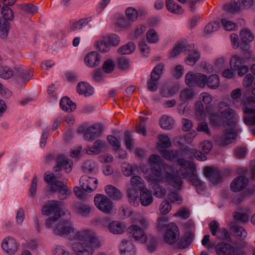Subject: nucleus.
Returning a JSON list of instances; mask_svg holds the SVG:
<instances>
[{
    "label": "nucleus",
    "mask_w": 255,
    "mask_h": 255,
    "mask_svg": "<svg viewBox=\"0 0 255 255\" xmlns=\"http://www.w3.org/2000/svg\"><path fill=\"white\" fill-rule=\"evenodd\" d=\"M55 233L60 236H67L70 240L76 239L73 245V250L78 255H92L94 249L100 246L96 237L89 230L75 233L67 222L56 225Z\"/></svg>",
    "instance_id": "obj_1"
},
{
    "label": "nucleus",
    "mask_w": 255,
    "mask_h": 255,
    "mask_svg": "<svg viewBox=\"0 0 255 255\" xmlns=\"http://www.w3.org/2000/svg\"><path fill=\"white\" fill-rule=\"evenodd\" d=\"M219 119H215L222 123L223 126L226 128L222 136L218 137L216 142L220 146H224L230 143L236 137L237 134L235 131V123L233 120L234 113L232 110L229 108L228 104L224 102L219 104Z\"/></svg>",
    "instance_id": "obj_2"
},
{
    "label": "nucleus",
    "mask_w": 255,
    "mask_h": 255,
    "mask_svg": "<svg viewBox=\"0 0 255 255\" xmlns=\"http://www.w3.org/2000/svg\"><path fill=\"white\" fill-rule=\"evenodd\" d=\"M187 162L183 159H179L177 163L169 166L166 164L162 165V167L157 165L151 168L153 176L157 178L158 180L169 182L170 184L175 182L178 179L186 177L187 172L185 166Z\"/></svg>",
    "instance_id": "obj_3"
},
{
    "label": "nucleus",
    "mask_w": 255,
    "mask_h": 255,
    "mask_svg": "<svg viewBox=\"0 0 255 255\" xmlns=\"http://www.w3.org/2000/svg\"><path fill=\"white\" fill-rule=\"evenodd\" d=\"M42 212L46 215L51 216L46 222V226L48 228L52 227L60 217L64 215V212L61 208V203L55 201L49 202L44 205Z\"/></svg>",
    "instance_id": "obj_4"
},
{
    "label": "nucleus",
    "mask_w": 255,
    "mask_h": 255,
    "mask_svg": "<svg viewBox=\"0 0 255 255\" xmlns=\"http://www.w3.org/2000/svg\"><path fill=\"white\" fill-rule=\"evenodd\" d=\"M56 177L52 174H47L45 177V180L50 185V193L57 192L58 193V198L60 199L65 198L68 192V189L66 185L63 183L55 181Z\"/></svg>",
    "instance_id": "obj_5"
},
{
    "label": "nucleus",
    "mask_w": 255,
    "mask_h": 255,
    "mask_svg": "<svg viewBox=\"0 0 255 255\" xmlns=\"http://www.w3.org/2000/svg\"><path fill=\"white\" fill-rule=\"evenodd\" d=\"M96 206L102 212L107 214L111 213L113 208V204L111 200L103 194H98L94 198Z\"/></svg>",
    "instance_id": "obj_6"
},
{
    "label": "nucleus",
    "mask_w": 255,
    "mask_h": 255,
    "mask_svg": "<svg viewBox=\"0 0 255 255\" xmlns=\"http://www.w3.org/2000/svg\"><path fill=\"white\" fill-rule=\"evenodd\" d=\"M1 13L3 19H0V35L1 37L6 36L8 29V23L6 20H12L13 15L12 10L7 6L2 8Z\"/></svg>",
    "instance_id": "obj_7"
},
{
    "label": "nucleus",
    "mask_w": 255,
    "mask_h": 255,
    "mask_svg": "<svg viewBox=\"0 0 255 255\" xmlns=\"http://www.w3.org/2000/svg\"><path fill=\"white\" fill-rule=\"evenodd\" d=\"M179 237L178 227L173 223L168 224L164 236V241L169 244H173L177 241Z\"/></svg>",
    "instance_id": "obj_8"
},
{
    "label": "nucleus",
    "mask_w": 255,
    "mask_h": 255,
    "mask_svg": "<svg viewBox=\"0 0 255 255\" xmlns=\"http://www.w3.org/2000/svg\"><path fill=\"white\" fill-rule=\"evenodd\" d=\"M78 131L79 133H84L86 138L91 139L99 135L102 131V129L100 126L86 127L84 126H82L78 128Z\"/></svg>",
    "instance_id": "obj_9"
},
{
    "label": "nucleus",
    "mask_w": 255,
    "mask_h": 255,
    "mask_svg": "<svg viewBox=\"0 0 255 255\" xmlns=\"http://www.w3.org/2000/svg\"><path fill=\"white\" fill-rule=\"evenodd\" d=\"M97 183V180L96 179L95 176L93 174L90 176L88 173H84V174L80 179V186L85 191H92L93 187Z\"/></svg>",
    "instance_id": "obj_10"
},
{
    "label": "nucleus",
    "mask_w": 255,
    "mask_h": 255,
    "mask_svg": "<svg viewBox=\"0 0 255 255\" xmlns=\"http://www.w3.org/2000/svg\"><path fill=\"white\" fill-rule=\"evenodd\" d=\"M128 230L135 241L141 243H145L147 241V235L137 225L129 226Z\"/></svg>",
    "instance_id": "obj_11"
},
{
    "label": "nucleus",
    "mask_w": 255,
    "mask_h": 255,
    "mask_svg": "<svg viewBox=\"0 0 255 255\" xmlns=\"http://www.w3.org/2000/svg\"><path fill=\"white\" fill-rule=\"evenodd\" d=\"M106 146V143L103 141L101 139H97L91 146L86 148V152L89 155L97 154L100 153Z\"/></svg>",
    "instance_id": "obj_12"
},
{
    "label": "nucleus",
    "mask_w": 255,
    "mask_h": 255,
    "mask_svg": "<svg viewBox=\"0 0 255 255\" xmlns=\"http://www.w3.org/2000/svg\"><path fill=\"white\" fill-rule=\"evenodd\" d=\"M204 173L206 176L208 177L214 184L218 183L221 180L220 172L215 168L207 167L205 168Z\"/></svg>",
    "instance_id": "obj_13"
},
{
    "label": "nucleus",
    "mask_w": 255,
    "mask_h": 255,
    "mask_svg": "<svg viewBox=\"0 0 255 255\" xmlns=\"http://www.w3.org/2000/svg\"><path fill=\"white\" fill-rule=\"evenodd\" d=\"M62 167L65 169L66 172H69L72 170V163L65 157L60 156L57 158V165L54 167V170L58 172Z\"/></svg>",
    "instance_id": "obj_14"
},
{
    "label": "nucleus",
    "mask_w": 255,
    "mask_h": 255,
    "mask_svg": "<svg viewBox=\"0 0 255 255\" xmlns=\"http://www.w3.org/2000/svg\"><path fill=\"white\" fill-rule=\"evenodd\" d=\"M248 180L244 176L235 178L231 183V188L234 192H238L243 189L247 185Z\"/></svg>",
    "instance_id": "obj_15"
},
{
    "label": "nucleus",
    "mask_w": 255,
    "mask_h": 255,
    "mask_svg": "<svg viewBox=\"0 0 255 255\" xmlns=\"http://www.w3.org/2000/svg\"><path fill=\"white\" fill-rule=\"evenodd\" d=\"M233 247L225 243L218 244L215 247L216 254L218 255H230L233 251Z\"/></svg>",
    "instance_id": "obj_16"
},
{
    "label": "nucleus",
    "mask_w": 255,
    "mask_h": 255,
    "mask_svg": "<svg viewBox=\"0 0 255 255\" xmlns=\"http://www.w3.org/2000/svg\"><path fill=\"white\" fill-rule=\"evenodd\" d=\"M77 91L81 95L89 96L93 93V89L88 83L82 82L77 85Z\"/></svg>",
    "instance_id": "obj_17"
},
{
    "label": "nucleus",
    "mask_w": 255,
    "mask_h": 255,
    "mask_svg": "<svg viewBox=\"0 0 255 255\" xmlns=\"http://www.w3.org/2000/svg\"><path fill=\"white\" fill-rule=\"evenodd\" d=\"M139 200L141 204L143 206L148 205L152 201L151 193L146 189H141L140 193Z\"/></svg>",
    "instance_id": "obj_18"
},
{
    "label": "nucleus",
    "mask_w": 255,
    "mask_h": 255,
    "mask_svg": "<svg viewBox=\"0 0 255 255\" xmlns=\"http://www.w3.org/2000/svg\"><path fill=\"white\" fill-rule=\"evenodd\" d=\"M108 228L113 234H120L124 232L125 226L121 223L114 221L109 224Z\"/></svg>",
    "instance_id": "obj_19"
},
{
    "label": "nucleus",
    "mask_w": 255,
    "mask_h": 255,
    "mask_svg": "<svg viewBox=\"0 0 255 255\" xmlns=\"http://www.w3.org/2000/svg\"><path fill=\"white\" fill-rule=\"evenodd\" d=\"M100 60L99 54L95 52L88 53L85 59V61L91 67H94L99 64Z\"/></svg>",
    "instance_id": "obj_20"
},
{
    "label": "nucleus",
    "mask_w": 255,
    "mask_h": 255,
    "mask_svg": "<svg viewBox=\"0 0 255 255\" xmlns=\"http://www.w3.org/2000/svg\"><path fill=\"white\" fill-rule=\"evenodd\" d=\"M2 247L7 253H12L17 250L16 243L12 239L4 240L2 243Z\"/></svg>",
    "instance_id": "obj_21"
},
{
    "label": "nucleus",
    "mask_w": 255,
    "mask_h": 255,
    "mask_svg": "<svg viewBox=\"0 0 255 255\" xmlns=\"http://www.w3.org/2000/svg\"><path fill=\"white\" fill-rule=\"evenodd\" d=\"M61 108L66 112H71L76 109V105L67 97L63 98L60 102Z\"/></svg>",
    "instance_id": "obj_22"
},
{
    "label": "nucleus",
    "mask_w": 255,
    "mask_h": 255,
    "mask_svg": "<svg viewBox=\"0 0 255 255\" xmlns=\"http://www.w3.org/2000/svg\"><path fill=\"white\" fill-rule=\"evenodd\" d=\"M240 38L243 43H248L253 40L254 36L250 30L243 29L240 31Z\"/></svg>",
    "instance_id": "obj_23"
},
{
    "label": "nucleus",
    "mask_w": 255,
    "mask_h": 255,
    "mask_svg": "<svg viewBox=\"0 0 255 255\" xmlns=\"http://www.w3.org/2000/svg\"><path fill=\"white\" fill-rule=\"evenodd\" d=\"M135 49V45L133 43L129 42L121 46L118 49V52L121 55L129 54Z\"/></svg>",
    "instance_id": "obj_24"
},
{
    "label": "nucleus",
    "mask_w": 255,
    "mask_h": 255,
    "mask_svg": "<svg viewBox=\"0 0 255 255\" xmlns=\"http://www.w3.org/2000/svg\"><path fill=\"white\" fill-rule=\"evenodd\" d=\"M243 64L242 59L236 55L233 56L230 61V64L231 68L233 70H238Z\"/></svg>",
    "instance_id": "obj_25"
},
{
    "label": "nucleus",
    "mask_w": 255,
    "mask_h": 255,
    "mask_svg": "<svg viewBox=\"0 0 255 255\" xmlns=\"http://www.w3.org/2000/svg\"><path fill=\"white\" fill-rule=\"evenodd\" d=\"M244 112L246 114L255 113V99H252L244 104Z\"/></svg>",
    "instance_id": "obj_26"
},
{
    "label": "nucleus",
    "mask_w": 255,
    "mask_h": 255,
    "mask_svg": "<svg viewBox=\"0 0 255 255\" xmlns=\"http://www.w3.org/2000/svg\"><path fill=\"white\" fill-rule=\"evenodd\" d=\"M219 85V78L217 75L213 74L208 77L207 79V85L209 87L215 89L218 88Z\"/></svg>",
    "instance_id": "obj_27"
},
{
    "label": "nucleus",
    "mask_w": 255,
    "mask_h": 255,
    "mask_svg": "<svg viewBox=\"0 0 255 255\" xmlns=\"http://www.w3.org/2000/svg\"><path fill=\"white\" fill-rule=\"evenodd\" d=\"M231 231L240 239H244L247 236V233L241 227L237 225L233 226L230 228Z\"/></svg>",
    "instance_id": "obj_28"
},
{
    "label": "nucleus",
    "mask_w": 255,
    "mask_h": 255,
    "mask_svg": "<svg viewBox=\"0 0 255 255\" xmlns=\"http://www.w3.org/2000/svg\"><path fill=\"white\" fill-rule=\"evenodd\" d=\"M166 5L167 9L171 12L178 13L181 11V7L177 4L173 0H166Z\"/></svg>",
    "instance_id": "obj_29"
},
{
    "label": "nucleus",
    "mask_w": 255,
    "mask_h": 255,
    "mask_svg": "<svg viewBox=\"0 0 255 255\" xmlns=\"http://www.w3.org/2000/svg\"><path fill=\"white\" fill-rule=\"evenodd\" d=\"M107 193L114 199H119L121 197L120 191L113 186L109 185L106 188Z\"/></svg>",
    "instance_id": "obj_30"
},
{
    "label": "nucleus",
    "mask_w": 255,
    "mask_h": 255,
    "mask_svg": "<svg viewBox=\"0 0 255 255\" xmlns=\"http://www.w3.org/2000/svg\"><path fill=\"white\" fill-rule=\"evenodd\" d=\"M14 72L12 69L7 66L2 67L0 71V76L4 79H9L13 76Z\"/></svg>",
    "instance_id": "obj_31"
},
{
    "label": "nucleus",
    "mask_w": 255,
    "mask_h": 255,
    "mask_svg": "<svg viewBox=\"0 0 255 255\" xmlns=\"http://www.w3.org/2000/svg\"><path fill=\"white\" fill-rule=\"evenodd\" d=\"M162 156L165 159L172 160L178 156V153L176 151L164 150L161 151Z\"/></svg>",
    "instance_id": "obj_32"
},
{
    "label": "nucleus",
    "mask_w": 255,
    "mask_h": 255,
    "mask_svg": "<svg viewBox=\"0 0 255 255\" xmlns=\"http://www.w3.org/2000/svg\"><path fill=\"white\" fill-rule=\"evenodd\" d=\"M115 66V62L111 59H108L104 63L103 69L106 73H110L114 70Z\"/></svg>",
    "instance_id": "obj_33"
},
{
    "label": "nucleus",
    "mask_w": 255,
    "mask_h": 255,
    "mask_svg": "<svg viewBox=\"0 0 255 255\" xmlns=\"http://www.w3.org/2000/svg\"><path fill=\"white\" fill-rule=\"evenodd\" d=\"M118 66L122 70H127L130 66L129 60L126 58L121 57L118 59Z\"/></svg>",
    "instance_id": "obj_34"
},
{
    "label": "nucleus",
    "mask_w": 255,
    "mask_h": 255,
    "mask_svg": "<svg viewBox=\"0 0 255 255\" xmlns=\"http://www.w3.org/2000/svg\"><path fill=\"white\" fill-rule=\"evenodd\" d=\"M127 17L132 21L136 20L138 16L137 11L132 7H129L126 11Z\"/></svg>",
    "instance_id": "obj_35"
},
{
    "label": "nucleus",
    "mask_w": 255,
    "mask_h": 255,
    "mask_svg": "<svg viewBox=\"0 0 255 255\" xmlns=\"http://www.w3.org/2000/svg\"><path fill=\"white\" fill-rule=\"evenodd\" d=\"M171 209V206L167 201H163L159 206V211L161 214L165 215L168 213Z\"/></svg>",
    "instance_id": "obj_36"
},
{
    "label": "nucleus",
    "mask_w": 255,
    "mask_h": 255,
    "mask_svg": "<svg viewBox=\"0 0 255 255\" xmlns=\"http://www.w3.org/2000/svg\"><path fill=\"white\" fill-rule=\"evenodd\" d=\"M107 140L113 147L114 150H118L120 148V143L118 139L112 135L107 136Z\"/></svg>",
    "instance_id": "obj_37"
},
{
    "label": "nucleus",
    "mask_w": 255,
    "mask_h": 255,
    "mask_svg": "<svg viewBox=\"0 0 255 255\" xmlns=\"http://www.w3.org/2000/svg\"><path fill=\"white\" fill-rule=\"evenodd\" d=\"M221 22L224 27L227 30H234L237 28L235 23L226 19H223Z\"/></svg>",
    "instance_id": "obj_38"
},
{
    "label": "nucleus",
    "mask_w": 255,
    "mask_h": 255,
    "mask_svg": "<svg viewBox=\"0 0 255 255\" xmlns=\"http://www.w3.org/2000/svg\"><path fill=\"white\" fill-rule=\"evenodd\" d=\"M207 79L206 76L200 74H197L195 84L200 87H204L206 82L207 83Z\"/></svg>",
    "instance_id": "obj_39"
},
{
    "label": "nucleus",
    "mask_w": 255,
    "mask_h": 255,
    "mask_svg": "<svg viewBox=\"0 0 255 255\" xmlns=\"http://www.w3.org/2000/svg\"><path fill=\"white\" fill-rule=\"evenodd\" d=\"M160 160L159 156L156 154L151 155L148 158V163L150 166L151 168L158 165V163Z\"/></svg>",
    "instance_id": "obj_40"
},
{
    "label": "nucleus",
    "mask_w": 255,
    "mask_h": 255,
    "mask_svg": "<svg viewBox=\"0 0 255 255\" xmlns=\"http://www.w3.org/2000/svg\"><path fill=\"white\" fill-rule=\"evenodd\" d=\"M146 38L149 42L154 43L156 42L157 40V37L156 33L154 30H149L146 33Z\"/></svg>",
    "instance_id": "obj_41"
},
{
    "label": "nucleus",
    "mask_w": 255,
    "mask_h": 255,
    "mask_svg": "<svg viewBox=\"0 0 255 255\" xmlns=\"http://www.w3.org/2000/svg\"><path fill=\"white\" fill-rule=\"evenodd\" d=\"M168 198L171 203H180L182 199L176 193L172 192L168 195Z\"/></svg>",
    "instance_id": "obj_42"
},
{
    "label": "nucleus",
    "mask_w": 255,
    "mask_h": 255,
    "mask_svg": "<svg viewBox=\"0 0 255 255\" xmlns=\"http://www.w3.org/2000/svg\"><path fill=\"white\" fill-rule=\"evenodd\" d=\"M219 27V24L216 22H211L207 24L205 28V31L207 33H210L216 30Z\"/></svg>",
    "instance_id": "obj_43"
},
{
    "label": "nucleus",
    "mask_w": 255,
    "mask_h": 255,
    "mask_svg": "<svg viewBox=\"0 0 255 255\" xmlns=\"http://www.w3.org/2000/svg\"><path fill=\"white\" fill-rule=\"evenodd\" d=\"M240 0H235L230 4L228 9L231 12L238 11L240 9Z\"/></svg>",
    "instance_id": "obj_44"
},
{
    "label": "nucleus",
    "mask_w": 255,
    "mask_h": 255,
    "mask_svg": "<svg viewBox=\"0 0 255 255\" xmlns=\"http://www.w3.org/2000/svg\"><path fill=\"white\" fill-rule=\"evenodd\" d=\"M158 140L162 146L164 147H168L171 143L168 137L164 135H159Z\"/></svg>",
    "instance_id": "obj_45"
},
{
    "label": "nucleus",
    "mask_w": 255,
    "mask_h": 255,
    "mask_svg": "<svg viewBox=\"0 0 255 255\" xmlns=\"http://www.w3.org/2000/svg\"><path fill=\"white\" fill-rule=\"evenodd\" d=\"M197 78V74H192L188 73L186 74L185 77V82L188 85H192L193 83H196V79Z\"/></svg>",
    "instance_id": "obj_46"
},
{
    "label": "nucleus",
    "mask_w": 255,
    "mask_h": 255,
    "mask_svg": "<svg viewBox=\"0 0 255 255\" xmlns=\"http://www.w3.org/2000/svg\"><path fill=\"white\" fill-rule=\"evenodd\" d=\"M251 116H246L244 117V122L248 126L255 125V113Z\"/></svg>",
    "instance_id": "obj_47"
},
{
    "label": "nucleus",
    "mask_w": 255,
    "mask_h": 255,
    "mask_svg": "<svg viewBox=\"0 0 255 255\" xmlns=\"http://www.w3.org/2000/svg\"><path fill=\"white\" fill-rule=\"evenodd\" d=\"M190 244H191L188 241H187L184 238L182 237L178 242L177 244V247L179 249H184L189 247Z\"/></svg>",
    "instance_id": "obj_48"
},
{
    "label": "nucleus",
    "mask_w": 255,
    "mask_h": 255,
    "mask_svg": "<svg viewBox=\"0 0 255 255\" xmlns=\"http://www.w3.org/2000/svg\"><path fill=\"white\" fill-rule=\"evenodd\" d=\"M254 80V76L251 74H248L243 80V85L245 87H249L252 84Z\"/></svg>",
    "instance_id": "obj_49"
},
{
    "label": "nucleus",
    "mask_w": 255,
    "mask_h": 255,
    "mask_svg": "<svg viewBox=\"0 0 255 255\" xmlns=\"http://www.w3.org/2000/svg\"><path fill=\"white\" fill-rule=\"evenodd\" d=\"M234 219L236 220H240L243 222H246L248 220V215L246 213L237 212L235 213L234 215Z\"/></svg>",
    "instance_id": "obj_50"
},
{
    "label": "nucleus",
    "mask_w": 255,
    "mask_h": 255,
    "mask_svg": "<svg viewBox=\"0 0 255 255\" xmlns=\"http://www.w3.org/2000/svg\"><path fill=\"white\" fill-rule=\"evenodd\" d=\"M218 238L223 240H227L230 238L228 232L225 229H221L219 231L217 234Z\"/></svg>",
    "instance_id": "obj_51"
},
{
    "label": "nucleus",
    "mask_w": 255,
    "mask_h": 255,
    "mask_svg": "<svg viewBox=\"0 0 255 255\" xmlns=\"http://www.w3.org/2000/svg\"><path fill=\"white\" fill-rule=\"evenodd\" d=\"M161 127L164 129H169L171 127L170 122L168 118L163 117L160 121Z\"/></svg>",
    "instance_id": "obj_52"
},
{
    "label": "nucleus",
    "mask_w": 255,
    "mask_h": 255,
    "mask_svg": "<svg viewBox=\"0 0 255 255\" xmlns=\"http://www.w3.org/2000/svg\"><path fill=\"white\" fill-rule=\"evenodd\" d=\"M184 48V46L182 44H179L175 46L171 53V55L172 57H175L177 56L183 49Z\"/></svg>",
    "instance_id": "obj_53"
},
{
    "label": "nucleus",
    "mask_w": 255,
    "mask_h": 255,
    "mask_svg": "<svg viewBox=\"0 0 255 255\" xmlns=\"http://www.w3.org/2000/svg\"><path fill=\"white\" fill-rule=\"evenodd\" d=\"M143 181L138 176H133L130 179V183L132 186L135 187L142 184Z\"/></svg>",
    "instance_id": "obj_54"
},
{
    "label": "nucleus",
    "mask_w": 255,
    "mask_h": 255,
    "mask_svg": "<svg viewBox=\"0 0 255 255\" xmlns=\"http://www.w3.org/2000/svg\"><path fill=\"white\" fill-rule=\"evenodd\" d=\"M197 130L198 131L204 132L206 134H209L210 133L207 124L204 123L199 124L197 128Z\"/></svg>",
    "instance_id": "obj_55"
},
{
    "label": "nucleus",
    "mask_w": 255,
    "mask_h": 255,
    "mask_svg": "<svg viewBox=\"0 0 255 255\" xmlns=\"http://www.w3.org/2000/svg\"><path fill=\"white\" fill-rule=\"evenodd\" d=\"M199 58V55L197 53H193L187 58L189 64H194Z\"/></svg>",
    "instance_id": "obj_56"
},
{
    "label": "nucleus",
    "mask_w": 255,
    "mask_h": 255,
    "mask_svg": "<svg viewBox=\"0 0 255 255\" xmlns=\"http://www.w3.org/2000/svg\"><path fill=\"white\" fill-rule=\"evenodd\" d=\"M202 149L205 153H208L212 148V144L211 142L205 141L202 144Z\"/></svg>",
    "instance_id": "obj_57"
},
{
    "label": "nucleus",
    "mask_w": 255,
    "mask_h": 255,
    "mask_svg": "<svg viewBox=\"0 0 255 255\" xmlns=\"http://www.w3.org/2000/svg\"><path fill=\"white\" fill-rule=\"evenodd\" d=\"M210 229L213 235H216V232L219 229V224L216 221H212L209 224Z\"/></svg>",
    "instance_id": "obj_58"
},
{
    "label": "nucleus",
    "mask_w": 255,
    "mask_h": 255,
    "mask_svg": "<svg viewBox=\"0 0 255 255\" xmlns=\"http://www.w3.org/2000/svg\"><path fill=\"white\" fill-rule=\"evenodd\" d=\"M88 23V21L86 19L80 20L78 22L75 23L73 27L75 30H79L85 27Z\"/></svg>",
    "instance_id": "obj_59"
},
{
    "label": "nucleus",
    "mask_w": 255,
    "mask_h": 255,
    "mask_svg": "<svg viewBox=\"0 0 255 255\" xmlns=\"http://www.w3.org/2000/svg\"><path fill=\"white\" fill-rule=\"evenodd\" d=\"M128 196L132 201L136 200L138 196V194L135 189H130L128 191Z\"/></svg>",
    "instance_id": "obj_60"
},
{
    "label": "nucleus",
    "mask_w": 255,
    "mask_h": 255,
    "mask_svg": "<svg viewBox=\"0 0 255 255\" xmlns=\"http://www.w3.org/2000/svg\"><path fill=\"white\" fill-rule=\"evenodd\" d=\"M182 237L191 244L194 238V233L191 231L187 230Z\"/></svg>",
    "instance_id": "obj_61"
},
{
    "label": "nucleus",
    "mask_w": 255,
    "mask_h": 255,
    "mask_svg": "<svg viewBox=\"0 0 255 255\" xmlns=\"http://www.w3.org/2000/svg\"><path fill=\"white\" fill-rule=\"evenodd\" d=\"M136 221L139 223V225H140L143 228H146L147 222L144 218L141 217H137L136 218L134 219V221H133L132 222L135 224Z\"/></svg>",
    "instance_id": "obj_62"
},
{
    "label": "nucleus",
    "mask_w": 255,
    "mask_h": 255,
    "mask_svg": "<svg viewBox=\"0 0 255 255\" xmlns=\"http://www.w3.org/2000/svg\"><path fill=\"white\" fill-rule=\"evenodd\" d=\"M117 24L118 26L122 28L127 27L129 25L127 20L124 18H119L117 22Z\"/></svg>",
    "instance_id": "obj_63"
},
{
    "label": "nucleus",
    "mask_w": 255,
    "mask_h": 255,
    "mask_svg": "<svg viewBox=\"0 0 255 255\" xmlns=\"http://www.w3.org/2000/svg\"><path fill=\"white\" fill-rule=\"evenodd\" d=\"M83 168L85 171V173L92 172L94 169V166L91 163L86 162L83 165Z\"/></svg>",
    "instance_id": "obj_64"
}]
</instances>
